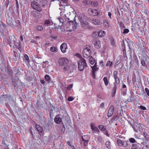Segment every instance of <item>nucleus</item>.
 Segmentation results:
<instances>
[{
  "label": "nucleus",
  "instance_id": "f257e3e1",
  "mask_svg": "<svg viewBox=\"0 0 149 149\" xmlns=\"http://www.w3.org/2000/svg\"><path fill=\"white\" fill-rule=\"evenodd\" d=\"M38 0H33L31 3V6L33 9L40 12L42 11V9L40 5L38 3Z\"/></svg>",
  "mask_w": 149,
  "mask_h": 149
},
{
  "label": "nucleus",
  "instance_id": "f03ea898",
  "mask_svg": "<svg viewBox=\"0 0 149 149\" xmlns=\"http://www.w3.org/2000/svg\"><path fill=\"white\" fill-rule=\"evenodd\" d=\"M78 68L79 70L83 71L84 68L87 66L86 61L84 58H81L78 62Z\"/></svg>",
  "mask_w": 149,
  "mask_h": 149
},
{
  "label": "nucleus",
  "instance_id": "7ed1b4c3",
  "mask_svg": "<svg viewBox=\"0 0 149 149\" xmlns=\"http://www.w3.org/2000/svg\"><path fill=\"white\" fill-rule=\"evenodd\" d=\"M87 46L84 49L83 52V56L86 58H88L91 55V47L89 45H87Z\"/></svg>",
  "mask_w": 149,
  "mask_h": 149
},
{
  "label": "nucleus",
  "instance_id": "20e7f679",
  "mask_svg": "<svg viewBox=\"0 0 149 149\" xmlns=\"http://www.w3.org/2000/svg\"><path fill=\"white\" fill-rule=\"evenodd\" d=\"M58 62L60 65L63 66L66 65L69 63L68 60L67 58L64 57L60 58Z\"/></svg>",
  "mask_w": 149,
  "mask_h": 149
},
{
  "label": "nucleus",
  "instance_id": "39448f33",
  "mask_svg": "<svg viewBox=\"0 0 149 149\" xmlns=\"http://www.w3.org/2000/svg\"><path fill=\"white\" fill-rule=\"evenodd\" d=\"M80 21V24L82 27L85 29H87L89 27V24L86 20L81 18Z\"/></svg>",
  "mask_w": 149,
  "mask_h": 149
},
{
  "label": "nucleus",
  "instance_id": "423d86ee",
  "mask_svg": "<svg viewBox=\"0 0 149 149\" xmlns=\"http://www.w3.org/2000/svg\"><path fill=\"white\" fill-rule=\"evenodd\" d=\"M88 13L93 16H97L98 14L97 10L95 9L89 8L88 10Z\"/></svg>",
  "mask_w": 149,
  "mask_h": 149
},
{
  "label": "nucleus",
  "instance_id": "0eeeda50",
  "mask_svg": "<svg viewBox=\"0 0 149 149\" xmlns=\"http://www.w3.org/2000/svg\"><path fill=\"white\" fill-rule=\"evenodd\" d=\"M63 118V116L60 114H58L55 117L54 121L57 124H59L61 123L62 119Z\"/></svg>",
  "mask_w": 149,
  "mask_h": 149
},
{
  "label": "nucleus",
  "instance_id": "6e6552de",
  "mask_svg": "<svg viewBox=\"0 0 149 149\" xmlns=\"http://www.w3.org/2000/svg\"><path fill=\"white\" fill-rule=\"evenodd\" d=\"M114 111V106L113 105H111L109 109L107 115L108 117H111L112 116V115L113 114Z\"/></svg>",
  "mask_w": 149,
  "mask_h": 149
},
{
  "label": "nucleus",
  "instance_id": "1a4fd4ad",
  "mask_svg": "<svg viewBox=\"0 0 149 149\" xmlns=\"http://www.w3.org/2000/svg\"><path fill=\"white\" fill-rule=\"evenodd\" d=\"M90 20L91 22L95 25H100L102 23L101 21L99 19L92 18Z\"/></svg>",
  "mask_w": 149,
  "mask_h": 149
},
{
  "label": "nucleus",
  "instance_id": "9d476101",
  "mask_svg": "<svg viewBox=\"0 0 149 149\" xmlns=\"http://www.w3.org/2000/svg\"><path fill=\"white\" fill-rule=\"evenodd\" d=\"M68 48L67 44L66 43H63L60 46V49L61 52L65 53L66 52V49Z\"/></svg>",
  "mask_w": 149,
  "mask_h": 149
},
{
  "label": "nucleus",
  "instance_id": "9b49d317",
  "mask_svg": "<svg viewBox=\"0 0 149 149\" xmlns=\"http://www.w3.org/2000/svg\"><path fill=\"white\" fill-rule=\"evenodd\" d=\"M91 129L93 132H99L100 131L98 128L95 126V124L93 123H91Z\"/></svg>",
  "mask_w": 149,
  "mask_h": 149
},
{
  "label": "nucleus",
  "instance_id": "f8f14e48",
  "mask_svg": "<svg viewBox=\"0 0 149 149\" xmlns=\"http://www.w3.org/2000/svg\"><path fill=\"white\" fill-rule=\"evenodd\" d=\"M102 43L100 41L96 40L94 42V46L97 49H99L100 48L101 46Z\"/></svg>",
  "mask_w": 149,
  "mask_h": 149
},
{
  "label": "nucleus",
  "instance_id": "ddd939ff",
  "mask_svg": "<svg viewBox=\"0 0 149 149\" xmlns=\"http://www.w3.org/2000/svg\"><path fill=\"white\" fill-rule=\"evenodd\" d=\"M75 22H76L75 21H74V22L72 21H68L67 24H70L71 26H72V27L73 29H76L77 24L76 23H75Z\"/></svg>",
  "mask_w": 149,
  "mask_h": 149
},
{
  "label": "nucleus",
  "instance_id": "4468645a",
  "mask_svg": "<svg viewBox=\"0 0 149 149\" xmlns=\"http://www.w3.org/2000/svg\"><path fill=\"white\" fill-rule=\"evenodd\" d=\"M35 127L37 130L40 134H42L43 133V129L41 126H40L38 124H36V125Z\"/></svg>",
  "mask_w": 149,
  "mask_h": 149
},
{
  "label": "nucleus",
  "instance_id": "2eb2a0df",
  "mask_svg": "<svg viewBox=\"0 0 149 149\" xmlns=\"http://www.w3.org/2000/svg\"><path fill=\"white\" fill-rule=\"evenodd\" d=\"M117 88V86L115 84L111 91V96L112 97H113L115 95Z\"/></svg>",
  "mask_w": 149,
  "mask_h": 149
},
{
  "label": "nucleus",
  "instance_id": "dca6fc26",
  "mask_svg": "<svg viewBox=\"0 0 149 149\" xmlns=\"http://www.w3.org/2000/svg\"><path fill=\"white\" fill-rule=\"evenodd\" d=\"M87 136H82V139L83 141V143L85 146H87L88 144V140H86L85 139V137Z\"/></svg>",
  "mask_w": 149,
  "mask_h": 149
},
{
  "label": "nucleus",
  "instance_id": "f3484780",
  "mask_svg": "<svg viewBox=\"0 0 149 149\" xmlns=\"http://www.w3.org/2000/svg\"><path fill=\"white\" fill-rule=\"evenodd\" d=\"M106 34V32L104 31L101 30L98 32V35L100 37L104 36Z\"/></svg>",
  "mask_w": 149,
  "mask_h": 149
},
{
  "label": "nucleus",
  "instance_id": "a211bd4d",
  "mask_svg": "<svg viewBox=\"0 0 149 149\" xmlns=\"http://www.w3.org/2000/svg\"><path fill=\"white\" fill-rule=\"evenodd\" d=\"M20 45L19 43L17 42H15L13 47L14 48L19 49Z\"/></svg>",
  "mask_w": 149,
  "mask_h": 149
},
{
  "label": "nucleus",
  "instance_id": "6ab92c4d",
  "mask_svg": "<svg viewBox=\"0 0 149 149\" xmlns=\"http://www.w3.org/2000/svg\"><path fill=\"white\" fill-rule=\"evenodd\" d=\"M99 4L98 2L97 1L94 0L92 1L91 2V5L92 6L97 7Z\"/></svg>",
  "mask_w": 149,
  "mask_h": 149
},
{
  "label": "nucleus",
  "instance_id": "aec40b11",
  "mask_svg": "<svg viewBox=\"0 0 149 149\" xmlns=\"http://www.w3.org/2000/svg\"><path fill=\"white\" fill-rule=\"evenodd\" d=\"M99 128L102 131H104L106 130V127L103 125H100L98 126Z\"/></svg>",
  "mask_w": 149,
  "mask_h": 149
},
{
  "label": "nucleus",
  "instance_id": "412c9836",
  "mask_svg": "<svg viewBox=\"0 0 149 149\" xmlns=\"http://www.w3.org/2000/svg\"><path fill=\"white\" fill-rule=\"evenodd\" d=\"M106 147L108 149L111 148V144L109 141H107L105 143Z\"/></svg>",
  "mask_w": 149,
  "mask_h": 149
},
{
  "label": "nucleus",
  "instance_id": "4be33fe9",
  "mask_svg": "<svg viewBox=\"0 0 149 149\" xmlns=\"http://www.w3.org/2000/svg\"><path fill=\"white\" fill-rule=\"evenodd\" d=\"M103 24L105 27L108 28L109 27V24L107 20H105L103 21Z\"/></svg>",
  "mask_w": 149,
  "mask_h": 149
},
{
  "label": "nucleus",
  "instance_id": "5701e85b",
  "mask_svg": "<svg viewBox=\"0 0 149 149\" xmlns=\"http://www.w3.org/2000/svg\"><path fill=\"white\" fill-rule=\"evenodd\" d=\"M92 72H95L97 70L98 68L97 67L96 64H95L92 67Z\"/></svg>",
  "mask_w": 149,
  "mask_h": 149
},
{
  "label": "nucleus",
  "instance_id": "b1692460",
  "mask_svg": "<svg viewBox=\"0 0 149 149\" xmlns=\"http://www.w3.org/2000/svg\"><path fill=\"white\" fill-rule=\"evenodd\" d=\"M103 81H104V84L106 86L109 83V81L108 80L107 78L106 77H104L103 78Z\"/></svg>",
  "mask_w": 149,
  "mask_h": 149
},
{
  "label": "nucleus",
  "instance_id": "393cba45",
  "mask_svg": "<svg viewBox=\"0 0 149 149\" xmlns=\"http://www.w3.org/2000/svg\"><path fill=\"white\" fill-rule=\"evenodd\" d=\"M45 78L46 81L49 82L50 81L51 78L49 75L46 74L45 76Z\"/></svg>",
  "mask_w": 149,
  "mask_h": 149
},
{
  "label": "nucleus",
  "instance_id": "a878e982",
  "mask_svg": "<svg viewBox=\"0 0 149 149\" xmlns=\"http://www.w3.org/2000/svg\"><path fill=\"white\" fill-rule=\"evenodd\" d=\"M50 50L52 52H54L57 51V49L55 47H51Z\"/></svg>",
  "mask_w": 149,
  "mask_h": 149
},
{
  "label": "nucleus",
  "instance_id": "bb28decb",
  "mask_svg": "<svg viewBox=\"0 0 149 149\" xmlns=\"http://www.w3.org/2000/svg\"><path fill=\"white\" fill-rule=\"evenodd\" d=\"M24 58L26 60L27 63L29 64L30 63V61L29 60V58L28 56L26 54H25L24 55Z\"/></svg>",
  "mask_w": 149,
  "mask_h": 149
},
{
  "label": "nucleus",
  "instance_id": "cd10ccee",
  "mask_svg": "<svg viewBox=\"0 0 149 149\" xmlns=\"http://www.w3.org/2000/svg\"><path fill=\"white\" fill-rule=\"evenodd\" d=\"M36 29L37 30L41 31L43 30V28L42 26L38 25L36 26Z\"/></svg>",
  "mask_w": 149,
  "mask_h": 149
},
{
  "label": "nucleus",
  "instance_id": "c85d7f7f",
  "mask_svg": "<svg viewBox=\"0 0 149 149\" xmlns=\"http://www.w3.org/2000/svg\"><path fill=\"white\" fill-rule=\"evenodd\" d=\"M117 143L120 146H122L123 144V142L121 139H119L117 140Z\"/></svg>",
  "mask_w": 149,
  "mask_h": 149
},
{
  "label": "nucleus",
  "instance_id": "c756f323",
  "mask_svg": "<svg viewBox=\"0 0 149 149\" xmlns=\"http://www.w3.org/2000/svg\"><path fill=\"white\" fill-rule=\"evenodd\" d=\"M89 61L90 63L92 65L95 62V60L93 59V58L92 57H91L90 58Z\"/></svg>",
  "mask_w": 149,
  "mask_h": 149
},
{
  "label": "nucleus",
  "instance_id": "7c9ffc66",
  "mask_svg": "<svg viewBox=\"0 0 149 149\" xmlns=\"http://www.w3.org/2000/svg\"><path fill=\"white\" fill-rule=\"evenodd\" d=\"M112 62H111L110 61H109L107 62L106 64V66H109L110 67H111L112 66Z\"/></svg>",
  "mask_w": 149,
  "mask_h": 149
},
{
  "label": "nucleus",
  "instance_id": "2f4dec72",
  "mask_svg": "<svg viewBox=\"0 0 149 149\" xmlns=\"http://www.w3.org/2000/svg\"><path fill=\"white\" fill-rule=\"evenodd\" d=\"M128 146V143L126 141H125L123 142V144L122 146H123L124 147L126 148Z\"/></svg>",
  "mask_w": 149,
  "mask_h": 149
},
{
  "label": "nucleus",
  "instance_id": "473e14b6",
  "mask_svg": "<svg viewBox=\"0 0 149 149\" xmlns=\"http://www.w3.org/2000/svg\"><path fill=\"white\" fill-rule=\"evenodd\" d=\"M111 44L112 46L114 45L115 44V42L114 38L112 37L111 38Z\"/></svg>",
  "mask_w": 149,
  "mask_h": 149
},
{
  "label": "nucleus",
  "instance_id": "72a5a7b5",
  "mask_svg": "<svg viewBox=\"0 0 149 149\" xmlns=\"http://www.w3.org/2000/svg\"><path fill=\"white\" fill-rule=\"evenodd\" d=\"M116 83L117 84H118L120 82V81L119 78L118 77L114 79Z\"/></svg>",
  "mask_w": 149,
  "mask_h": 149
},
{
  "label": "nucleus",
  "instance_id": "f704fd0d",
  "mask_svg": "<svg viewBox=\"0 0 149 149\" xmlns=\"http://www.w3.org/2000/svg\"><path fill=\"white\" fill-rule=\"evenodd\" d=\"M118 74V72L117 71H114L113 72V76L114 79L118 77L117 76Z\"/></svg>",
  "mask_w": 149,
  "mask_h": 149
},
{
  "label": "nucleus",
  "instance_id": "c9c22d12",
  "mask_svg": "<svg viewBox=\"0 0 149 149\" xmlns=\"http://www.w3.org/2000/svg\"><path fill=\"white\" fill-rule=\"evenodd\" d=\"M137 145L136 144H133L132 146L131 149H136Z\"/></svg>",
  "mask_w": 149,
  "mask_h": 149
},
{
  "label": "nucleus",
  "instance_id": "e433bc0d",
  "mask_svg": "<svg viewBox=\"0 0 149 149\" xmlns=\"http://www.w3.org/2000/svg\"><path fill=\"white\" fill-rule=\"evenodd\" d=\"M129 32V30L127 29H125L123 30V33L126 34L128 33Z\"/></svg>",
  "mask_w": 149,
  "mask_h": 149
},
{
  "label": "nucleus",
  "instance_id": "4c0bfd02",
  "mask_svg": "<svg viewBox=\"0 0 149 149\" xmlns=\"http://www.w3.org/2000/svg\"><path fill=\"white\" fill-rule=\"evenodd\" d=\"M61 2L63 3H65L66 4L65 6H67L68 5L67 4L68 2V0H60Z\"/></svg>",
  "mask_w": 149,
  "mask_h": 149
},
{
  "label": "nucleus",
  "instance_id": "58836bf2",
  "mask_svg": "<svg viewBox=\"0 0 149 149\" xmlns=\"http://www.w3.org/2000/svg\"><path fill=\"white\" fill-rule=\"evenodd\" d=\"M73 87V84H71L70 85H68L67 87V89L68 90H71V88H72Z\"/></svg>",
  "mask_w": 149,
  "mask_h": 149
},
{
  "label": "nucleus",
  "instance_id": "ea45409f",
  "mask_svg": "<svg viewBox=\"0 0 149 149\" xmlns=\"http://www.w3.org/2000/svg\"><path fill=\"white\" fill-rule=\"evenodd\" d=\"M130 141L132 143H134L135 142V140L133 138H131L129 139Z\"/></svg>",
  "mask_w": 149,
  "mask_h": 149
},
{
  "label": "nucleus",
  "instance_id": "a19ab883",
  "mask_svg": "<svg viewBox=\"0 0 149 149\" xmlns=\"http://www.w3.org/2000/svg\"><path fill=\"white\" fill-rule=\"evenodd\" d=\"M74 99L73 97L72 96L69 97L68 99V100L69 101H72Z\"/></svg>",
  "mask_w": 149,
  "mask_h": 149
},
{
  "label": "nucleus",
  "instance_id": "79ce46f5",
  "mask_svg": "<svg viewBox=\"0 0 149 149\" xmlns=\"http://www.w3.org/2000/svg\"><path fill=\"white\" fill-rule=\"evenodd\" d=\"M50 23V21L49 20H46L45 21V24H49Z\"/></svg>",
  "mask_w": 149,
  "mask_h": 149
},
{
  "label": "nucleus",
  "instance_id": "37998d69",
  "mask_svg": "<svg viewBox=\"0 0 149 149\" xmlns=\"http://www.w3.org/2000/svg\"><path fill=\"white\" fill-rule=\"evenodd\" d=\"M62 124H63V127L61 129V131L62 132H64L65 130V126L64 125L63 123H62Z\"/></svg>",
  "mask_w": 149,
  "mask_h": 149
},
{
  "label": "nucleus",
  "instance_id": "c03bdc74",
  "mask_svg": "<svg viewBox=\"0 0 149 149\" xmlns=\"http://www.w3.org/2000/svg\"><path fill=\"white\" fill-rule=\"evenodd\" d=\"M145 91L146 92L147 95L149 96V90L148 88H145Z\"/></svg>",
  "mask_w": 149,
  "mask_h": 149
},
{
  "label": "nucleus",
  "instance_id": "a18cd8bd",
  "mask_svg": "<svg viewBox=\"0 0 149 149\" xmlns=\"http://www.w3.org/2000/svg\"><path fill=\"white\" fill-rule=\"evenodd\" d=\"M140 108L141 109L143 110H145L146 109V107L143 106H140Z\"/></svg>",
  "mask_w": 149,
  "mask_h": 149
},
{
  "label": "nucleus",
  "instance_id": "49530a36",
  "mask_svg": "<svg viewBox=\"0 0 149 149\" xmlns=\"http://www.w3.org/2000/svg\"><path fill=\"white\" fill-rule=\"evenodd\" d=\"M132 82L133 84H134L135 82H136V79L135 78L133 77L132 78Z\"/></svg>",
  "mask_w": 149,
  "mask_h": 149
},
{
  "label": "nucleus",
  "instance_id": "de8ad7c7",
  "mask_svg": "<svg viewBox=\"0 0 149 149\" xmlns=\"http://www.w3.org/2000/svg\"><path fill=\"white\" fill-rule=\"evenodd\" d=\"M92 75L93 77V79H95V72H92Z\"/></svg>",
  "mask_w": 149,
  "mask_h": 149
},
{
  "label": "nucleus",
  "instance_id": "09e8293b",
  "mask_svg": "<svg viewBox=\"0 0 149 149\" xmlns=\"http://www.w3.org/2000/svg\"><path fill=\"white\" fill-rule=\"evenodd\" d=\"M143 136L146 138H148L147 137V136H148V134L146 132H144L143 133Z\"/></svg>",
  "mask_w": 149,
  "mask_h": 149
},
{
  "label": "nucleus",
  "instance_id": "8fccbe9b",
  "mask_svg": "<svg viewBox=\"0 0 149 149\" xmlns=\"http://www.w3.org/2000/svg\"><path fill=\"white\" fill-rule=\"evenodd\" d=\"M12 149H18V146L17 145H15L13 146V147L12 148Z\"/></svg>",
  "mask_w": 149,
  "mask_h": 149
},
{
  "label": "nucleus",
  "instance_id": "3c124183",
  "mask_svg": "<svg viewBox=\"0 0 149 149\" xmlns=\"http://www.w3.org/2000/svg\"><path fill=\"white\" fill-rule=\"evenodd\" d=\"M108 15L110 18H111V16L112 15V14L110 12H109L108 13Z\"/></svg>",
  "mask_w": 149,
  "mask_h": 149
},
{
  "label": "nucleus",
  "instance_id": "603ef678",
  "mask_svg": "<svg viewBox=\"0 0 149 149\" xmlns=\"http://www.w3.org/2000/svg\"><path fill=\"white\" fill-rule=\"evenodd\" d=\"M104 134L106 135L107 136H109V134H108V132H107V131H105V132H104Z\"/></svg>",
  "mask_w": 149,
  "mask_h": 149
},
{
  "label": "nucleus",
  "instance_id": "864d4df0",
  "mask_svg": "<svg viewBox=\"0 0 149 149\" xmlns=\"http://www.w3.org/2000/svg\"><path fill=\"white\" fill-rule=\"evenodd\" d=\"M40 82L43 84H45V81L43 80H41Z\"/></svg>",
  "mask_w": 149,
  "mask_h": 149
},
{
  "label": "nucleus",
  "instance_id": "5fc2aeb1",
  "mask_svg": "<svg viewBox=\"0 0 149 149\" xmlns=\"http://www.w3.org/2000/svg\"><path fill=\"white\" fill-rule=\"evenodd\" d=\"M2 145H6V146H7V145L5 143V142L3 140L2 142Z\"/></svg>",
  "mask_w": 149,
  "mask_h": 149
},
{
  "label": "nucleus",
  "instance_id": "6e6d98bb",
  "mask_svg": "<svg viewBox=\"0 0 149 149\" xmlns=\"http://www.w3.org/2000/svg\"><path fill=\"white\" fill-rule=\"evenodd\" d=\"M50 44V43H46L45 44V47H48V46Z\"/></svg>",
  "mask_w": 149,
  "mask_h": 149
},
{
  "label": "nucleus",
  "instance_id": "4d7b16f0",
  "mask_svg": "<svg viewBox=\"0 0 149 149\" xmlns=\"http://www.w3.org/2000/svg\"><path fill=\"white\" fill-rule=\"evenodd\" d=\"M100 65H102V66H103V61H101L100 63Z\"/></svg>",
  "mask_w": 149,
  "mask_h": 149
},
{
  "label": "nucleus",
  "instance_id": "13d9d810",
  "mask_svg": "<svg viewBox=\"0 0 149 149\" xmlns=\"http://www.w3.org/2000/svg\"><path fill=\"white\" fill-rule=\"evenodd\" d=\"M104 106V104L103 103H102L100 105V107L101 108H103Z\"/></svg>",
  "mask_w": 149,
  "mask_h": 149
},
{
  "label": "nucleus",
  "instance_id": "bf43d9fd",
  "mask_svg": "<svg viewBox=\"0 0 149 149\" xmlns=\"http://www.w3.org/2000/svg\"><path fill=\"white\" fill-rule=\"evenodd\" d=\"M59 19V21L61 22H62V24H63V20L62 19Z\"/></svg>",
  "mask_w": 149,
  "mask_h": 149
},
{
  "label": "nucleus",
  "instance_id": "052dcab7",
  "mask_svg": "<svg viewBox=\"0 0 149 149\" xmlns=\"http://www.w3.org/2000/svg\"><path fill=\"white\" fill-rule=\"evenodd\" d=\"M141 63L142 64V65H144L145 64V62L144 61H141Z\"/></svg>",
  "mask_w": 149,
  "mask_h": 149
},
{
  "label": "nucleus",
  "instance_id": "680f3d73",
  "mask_svg": "<svg viewBox=\"0 0 149 149\" xmlns=\"http://www.w3.org/2000/svg\"><path fill=\"white\" fill-rule=\"evenodd\" d=\"M67 144L70 146H71V145L70 144V141H68L67 143Z\"/></svg>",
  "mask_w": 149,
  "mask_h": 149
},
{
  "label": "nucleus",
  "instance_id": "e2e57ef3",
  "mask_svg": "<svg viewBox=\"0 0 149 149\" xmlns=\"http://www.w3.org/2000/svg\"><path fill=\"white\" fill-rule=\"evenodd\" d=\"M20 38L21 40L22 41H23V36H20Z\"/></svg>",
  "mask_w": 149,
  "mask_h": 149
},
{
  "label": "nucleus",
  "instance_id": "0e129e2a",
  "mask_svg": "<svg viewBox=\"0 0 149 149\" xmlns=\"http://www.w3.org/2000/svg\"><path fill=\"white\" fill-rule=\"evenodd\" d=\"M126 88V86L124 84L123 85V88Z\"/></svg>",
  "mask_w": 149,
  "mask_h": 149
},
{
  "label": "nucleus",
  "instance_id": "69168bd1",
  "mask_svg": "<svg viewBox=\"0 0 149 149\" xmlns=\"http://www.w3.org/2000/svg\"><path fill=\"white\" fill-rule=\"evenodd\" d=\"M71 147L72 148V149H75V147H74L73 146H71Z\"/></svg>",
  "mask_w": 149,
  "mask_h": 149
},
{
  "label": "nucleus",
  "instance_id": "338daca9",
  "mask_svg": "<svg viewBox=\"0 0 149 149\" xmlns=\"http://www.w3.org/2000/svg\"><path fill=\"white\" fill-rule=\"evenodd\" d=\"M5 149H9V148H5Z\"/></svg>",
  "mask_w": 149,
  "mask_h": 149
},
{
  "label": "nucleus",
  "instance_id": "774afa93",
  "mask_svg": "<svg viewBox=\"0 0 149 149\" xmlns=\"http://www.w3.org/2000/svg\"><path fill=\"white\" fill-rule=\"evenodd\" d=\"M16 1H17V3H18V2H17V0H16Z\"/></svg>",
  "mask_w": 149,
  "mask_h": 149
}]
</instances>
